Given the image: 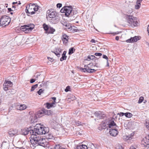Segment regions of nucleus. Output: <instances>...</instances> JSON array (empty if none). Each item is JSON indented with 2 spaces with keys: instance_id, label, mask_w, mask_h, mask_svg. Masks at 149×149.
<instances>
[{
  "instance_id": "f257e3e1",
  "label": "nucleus",
  "mask_w": 149,
  "mask_h": 149,
  "mask_svg": "<svg viewBox=\"0 0 149 149\" xmlns=\"http://www.w3.org/2000/svg\"><path fill=\"white\" fill-rule=\"evenodd\" d=\"M33 132L32 136L30 141L33 146H40L44 147H46L47 143L45 139L41 137L37 136L39 134H43L49 132V129L48 127H43L39 124H37L33 129Z\"/></svg>"
},
{
  "instance_id": "f03ea898",
  "label": "nucleus",
  "mask_w": 149,
  "mask_h": 149,
  "mask_svg": "<svg viewBox=\"0 0 149 149\" xmlns=\"http://www.w3.org/2000/svg\"><path fill=\"white\" fill-rule=\"evenodd\" d=\"M125 17L127 22L132 27L136 26L139 23L136 17L130 15H125Z\"/></svg>"
},
{
  "instance_id": "7ed1b4c3",
  "label": "nucleus",
  "mask_w": 149,
  "mask_h": 149,
  "mask_svg": "<svg viewBox=\"0 0 149 149\" xmlns=\"http://www.w3.org/2000/svg\"><path fill=\"white\" fill-rule=\"evenodd\" d=\"M34 25L32 24L24 25L21 26L20 30L23 31H24L25 33H28L34 29Z\"/></svg>"
},
{
  "instance_id": "20e7f679",
  "label": "nucleus",
  "mask_w": 149,
  "mask_h": 149,
  "mask_svg": "<svg viewBox=\"0 0 149 149\" xmlns=\"http://www.w3.org/2000/svg\"><path fill=\"white\" fill-rule=\"evenodd\" d=\"M10 18L7 16H2L0 19V26H6L8 25L10 22Z\"/></svg>"
},
{
  "instance_id": "39448f33",
  "label": "nucleus",
  "mask_w": 149,
  "mask_h": 149,
  "mask_svg": "<svg viewBox=\"0 0 149 149\" xmlns=\"http://www.w3.org/2000/svg\"><path fill=\"white\" fill-rule=\"evenodd\" d=\"M42 26L45 33L47 34H53L55 31V29L52 27L50 25H48L45 23H44Z\"/></svg>"
},
{
  "instance_id": "423d86ee",
  "label": "nucleus",
  "mask_w": 149,
  "mask_h": 149,
  "mask_svg": "<svg viewBox=\"0 0 149 149\" xmlns=\"http://www.w3.org/2000/svg\"><path fill=\"white\" fill-rule=\"evenodd\" d=\"M34 6L35 4L31 3L26 6L25 11L27 14L28 15L30 16L35 13V12L33 11Z\"/></svg>"
},
{
  "instance_id": "0eeeda50",
  "label": "nucleus",
  "mask_w": 149,
  "mask_h": 149,
  "mask_svg": "<svg viewBox=\"0 0 149 149\" xmlns=\"http://www.w3.org/2000/svg\"><path fill=\"white\" fill-rule=\"evenodd\" d=\"M31 127L29 128H24L22 129L21 130V133L22 135H26L29 134L32 136V133H33V129H31Z\"/></svg>"
},
{
  "instance_id": "6e6552de",
  "label": "nucleus",
  "mask_w": 149,
  "mask_h": 149,
  "mask_svg": "<svg viewBox=\"0 0 149 149\" xmlns=\"http://www.w3.org/2000/svg\"><path fill=\"white\" fill-rule=\"evenodd\" d=\"M13 83L10 81L6 80L3 84V89L6 91L12 86Z\"/></svg>"
},
{
  "instance_id": "1a4fd4ad",
  "label": "nucleus",
  "mask_w": 149,
  "mask_h": 149,
  "mask_svg": "<svg viewBox=\"0 0 149 149\" xmlns=\"http://www.w3.org/2000/svg\"><path fill=\"white\" fill-rule=\"evenodd\" d=\"M47 13L50 18L55 17L57 15V13L52 8L47 10Z\"/></svg>"
},
{
  "instance_id": "9d476101",
  "label": "nucleus",
  "mask_w": 149,
  "mask_h": 149,
  "mask_svg": "<svg viewBox=\"0 0 149 149\" xmlns=\"http://www.w3.org/2000/svg\"><path fill=\"white\" fill-rule=\"evenodd\" d=\"M91 64L90 63L87 65H85L84 68H80L79 70L82 72L90 73V69H91L90 67L91 66Z\"/></svg>"
},
{
  "instance_id": "9b49d317",
  "label": "nucleus",
  "mask_w": 149,
  "mask_h": 149,
  "mask_svg": "<svg viewBox=\"0 0 149 149\" xmlns=\"http://www.w3.org/2000/svg\"><path fill=\"white\" fill-rule=\"evenodd\" d=\"M95 116L97 118L100 119H102L104 118L106 115L102 111H96L94 113Z\"/></svg>"
},
{
  "instance_id": "f8f14e48",
  "label": "nucleus",
  "mask_w": 149,
  "mask_h": 149,
  "mask_svg": "<svg viewBox=\"0 0 149 149\" xmlns=\"http://www.w3.org/2000/svg\"><path fill=\"white\" fill-rule=\"evenodd\" d=\"M118 126H116V127L111 128L110 129L109 133L112 136H115L118 134Z\"/></svg>"
},
{
  "instance_id": "ddd939ff",
  "label": "nucleus",
  "mask_w": 149,
  "mask_h": 149,
  "mask_svg": "<svg viewBox=\"0 0 149 149\" xmlns=\"http://www.w3.org/2000/svg\"><path fill=\"white\" fill-rule=\"evenodd\" d=\"M72 6H65V15L66 16L69 17L70 13L72 10Z\"/></svg>"
},
{
  "instance_id": "4468645a",
  "label": "nucleus",
  "mask_w": 149,
  "mask_h": 149,
  "mask_svg": "<svg viewBox=\"0 0 149 149\" xmlns=\"http://www.w3.org/2000/svg\"><path fill=\"white\" fill-rule=\"evenodd\" d=\"M141 143L144 145V147H149V135L143 139Z\"/></svg>"
},
{
  "instance_id": "2eb2a0df",
  "label": "nucleus",
  "mask_w": 149,
  "mask_h": 149,
  "mask_svg": "<svg viewBox=\"0 0 149 149\" xmlns=\"http://www.w3.org/2000/svg\"><path fill=\"white\" fill-rule=\"evenodd\" d=\"M18 131L17 130L13 129H11L9 130L8 132V134L10 136L12 137L17 134Z\"/></svg>"
},
{
  "instance_id": "dca6fc26",
  "label": "nucleus",
  "mask_w": 149,
  "mask_h": 149,
  "mask_svg": "<svg viewBox=\"0 0 149 149\" xmlns=\"http://www.w3.org/2000/svg\"><path fill=\"white\" fill-rule=\"evenodd\" d=\"M139 36H135L133 37H131L130 38L127 40L126 42L128 43L136 42L139 39Z\"/></svg>"
},
{
  "instance_id": "f3484780",
  "label": "nucleus",
  "mask_w": 149,
  "mask_h": 149,
  "mask_svg": "<svg viewBox=\"0 0 149 149\" xmlns=\"http://www.w3.org/2000/svg\"><path fill=\"white\" fill-rule=\"evenodd\" d=\"M77 12L76 10H75L73 9L72 8V10L69 17V18H70L69 19L70 21L72 20L75 19V17L74 15L76 14Z\"/></svg>"
},
{
  "instance_id": "a211bd4d",
  "label": "nucleus",
  "mask_w": 149,
  "mask_h": 149,
  "mask_svg": "<svg viewBox=\"0 0 149 149\" xmlns=\"http://www.w3.org/2000/svg\"><path fill=\"white\" fill-rule=\"evenodd\" d=\"M62 50L60 48L57 47L55 49V50L54 51H52V52L54 53L58 57H59L60 56V53L62 52Z\"/></svg>"
},
{
  "instance_id": "6ab92c4d",
  "label": "nucleus",
  "mask_w": 149,
  "mask_h": 149,
  "mask_svg": "<svg viewBox=\"0 0 149 149\" xmlns=\"http://www.w3.org/2000/svg\"><path fill=\"white\" fill-rule=\"evenodd\" d=\"M62 24L63 25L65 29L67 30V31H69L71 29V28L72 26L71 24L67 22L62 23Z\"/></svg>"
},
{
  "instance_id": "aec40b11",
  "label": "nucleus",
  "mask_w": 149,
  "mask_h": 149,
  "mask_svg": "<svg viewBox=\"0 0 149 149\" xmlns=\"http://www.w3.org/2000/svg\"><path fill=\"white\" fill-rule=\"evenodd\" d=\"M116 126H118L113 120H110L109 121V123L108 124L109 128H113L116 127Z\"/></svg>"
},
{
  "instance_id": "412c9836",
  "label": "nucleus",
  "mask_w": 149,
  "mask_h": 149,
  "mask_svg": "<svg viewBox=\"0 0 149 149\" xmlns=\"http://www.w3.org/2000/svg\"><path fill=\"white\" fill-rule=\"evenodd\" d=\"M44 134L45 135L46 139H48V141L51 139H54V137L52 134L50 133H49V132Z\"/></svg>"
},
{
  "instance_id": "4be33fe9",
  "label": "nucleus",
  "mask_w": 149,
  "mask_h": 149,
  "mask_svg": "<svg viewBox=\"0 0 149 149\" xmlns=\"http://www.w3.org/2000/svg\"><path fill=\"white\" fill-rule=\"evenodd\" d=\"M44 112L43 109L41 110L38 111L36 113V116L38 117V118L42 117L44 115Z\"/></svg>"
},
{
  "instance_id": "5701e85b",
  "label": "nucleus",
  "mask_w": 149,
  "mask_h": 149,
  "mask_svg": "<svg viewBox=\"0 0 149 149\" xmlns=\"http://www.w3.org/2000/svg\"><path fill=\"white\" fill-rule=\"evenodd\" d=\"M68 36L66 34L62 36V40L64 44H66L68 42Z\"/></svg>"
},
{
  "instance_id": "b1692460",
  "label": "nucleus",
  "mask_w": 149,
  "mask_h": 149,
  "mask_svg": "<svg viewBox=\"0 0 149 149\" xmlns=\"http://www.w3.org/2000/svg\"><path fill=\"white\" fill-rule=\"evenodd\" d=\"M36 116V114L35 113L30 117V119L32 122H34L36 121V120L38 118Z\"/></svg>"
},
{
  "instance_id": "393cba45",
  "label": "nucleus",
  "mask_w": 149,
  "mask_h": 149,
  "mask_svg": "<svg viewBox=\"0 0 149 149\" xmlns=\"http://www.w3.org/2000/svg\"><path fill=\"white\" fill-rule=\"evenodd\" d=\"M66 51H64L63 52L62 55V57L60 59V61H62L63 60H66L67 57V56L66 55Z\"/></svg>"
},
{
  "instance_id": "a878e982",
  "label": "nucleus",
  "mask_w": 149,
  "mask_h": 149,
  "mask_svg": "<svg viewBox=\"0 0 149 149\" xmlns=\"http://www.w3.org/2000/svg\"><path fill=\"white\" fill-rule=\"evenodd\" d=\"M43 110L44 111V114L49 116L52 114L53 112L50 110H46L44 109H43Z\"/></svg>"
},
{
  "instance_id": "bb28decb",
  "label": "nucleus",
  "mask_w": 149,
  "mask_h": 149,
  "mask_svg": "<svg viewBox=\"0 0 149 149\" xmlns=\"http://www.w3.org/2000/svg\"><path fill=\"white\" fill-rule=\"evenodd\" d=\"M76 149H88V148L86 145L82 144L77 146Z\"/></svg>"
},
{
  "instance_id": "cd10ccee",
  "label": "nucleus",
  "mask_w": 149,
  "mask_h": 149,
  "mask_svg": "<svg viewBox=\"0 0 149 149\" xmlns=\"http://www.w3.org/2000/svg\"><path fill=\"white\" fill-rule=\"evenodd\" d=\"M46 107L48 109L55 107V106H54L51 103L47 102L46 103Z\"/></svg>"
},
{
  "instance_id": "c85d7f7f",
  "label": "nucleus",
  "mask_w": 149,
  "mask_h": 149,
  "mask_svg": "<svg viewBox=\"0 0 149 149\" xmlns=\"http://www.w3.org/2000/svg\"><path fill=\"white\" fill-rule=\"evenodd\" d=\"M95 58H97L94 56L89 55L86 60L88 61H89L90 60H93Z\"/></svg>"
},
{
  "instance_id": "c756f323",
  "label": "nucleus",
  "mask_w": 149,
  "mask_h": 149,
  "mask_svg": "<svg viewBox=\"0 0 149 149\" xmlns=\"http://www.w3.org/2000/svg\"><path fill=\"white\" fill-rule=\"evenodd\" d=\"M71 29L70 30L69 32H77L78 30L77 29V28L76 27L72 26L71 28Z\"/></svg>"
},
{
  "instance_id": "7c9ffc66",
  "label": "nucleus",
  "mask_w": 149,
  "mask_h": 149,
  "mask_svg": "<svg viewBox=\"0 0 149 149\" xmlns=\"http://www.w3.org/2000/svg\"><path fill=\"white\" fill-rule=\"evenodd\" d=\"M27 106L26 105L23 104H20V110H24L25 109L27 108Z\"/></svg>"
},
{
  "instance_id": "2f4dec72",
  "label": "nucleus",
  "mask_w": 149,
  "mask_h": 149,
  "mask_svg": "<svg viewBox=\"0 0 149 149\" xmlns=\"http://www.w3.org/2000/svg\"><path fill=\"white\" fill-rule=\"evenodd\" d=\"M124 115L126 117L130 118L132 116V114L130 113L126 112L124 113Z\"/></svg>"
},
{
  "instance_id": "473e14b6",
  "label": "nucleus",
  "mask_w": 149,
  "mask_h": 149,
  "mask_svg": "<svg viewBox=\"0 0 149 149\" xmlns=\"http://www.w3.org/2000/svg\"><path fill=\"white\" fill-rule=\"evenodd\" d=\"M141 6V2L136 1V4L135 5V8L136 9H139Z\"/></svg>"
},
{
  "instance_id": "72a5a7b5",
  "label": "nucleus",
  "mask_w": 149,
  "mask_h": 149,
  "mask_svg": "<svg viewBox=\"0 0 149 149\" xmlns=\"http://www.w3.org/2000/svg\"><path fill=\"white\" fill-rule=\"evenodd\" d=\"M52 20L53 21V22L54 24L56 23L59 21L58 18L56 17H55L52 18Z\"/></svg>"
},
{
  "instance_id": "f704fd0d",
  "label": "nucleus",
  "mask_w": 149,
  "mask_h": 149,
  "mask_svg": "<svg viewBox=\"0 0 149 149\" xmlns=\"http://www.w3.org/2000/svg\"><path fill=\"white\" fill-rule=\"evenodd\" d=\"M75 51V49L74 47H72L70 48L69 50L68 54L69 55H71L74 52V50Z\"/></svg>"
},
{
  "instance_id": "c9c22d12",
  "label": "nucleus",
  "mask_w": 149,
  "mask_h": 149,
  "mask_svg": "<svg viewBox=\"0 0 149 149\" xmlns=\"http://www.w3.org/2000/svg\"><path fill=\"white\" fill-rule=\"evenodd\" d=\"M38 86V84H36L35 85H33L31 88V91H33Z\"/></svg>"
},
{
  "instance_id": "e433bc0d",
  "label": "nucleus",
  "mask_w": 149,
  "mask_h": 149,
  "mask_svg": "<svg viewBox=\"0 0 149 149\" xmlns=\"http://www.w3.org/2000/svg\"><path fill=\"white\" fill-rule=\"evenodd\" d=\"M15 108L17 110H20V104L17 103L14 104Z\"/></svg>"
},
{
  "instance_id": "4c0bfd02",
  "label": "nucleus",
  "mask_w": 149,
  "mask_h": 149,
  "mask_svg": "<svg viewBox=\"0 0 149 149\" xmlns=\"http://www.w3.org/2000/svg\"><path fill=\"white\" fill-rule=\"evenodd\" d=\"M76 98L74 95H71L68 98V99H70L72 101L75 100Z\"/></svg>"
},
{
  "instance_id": "58836bf2",
  "label": "nucleus",
  "mask_w": 149,
  "mask_h": 149,
  "mask_svg": "<svg viewBox=\"0 0 149 149\" xmlns=\"http://www.w3.org/2000/svg\"><path fill=\"white\" fill-rule=\"evenodd\" d=\"M144 100V97L143 96H141L139 98V100L138 101V103L140 104L142 103Z\"/></svg>"
},
{
  "instance_id": "ea45409f",
  "label": "nucleus",
  "mask_w": 149,
  "mask_h": 149,
  "mask_svg": "<svg viewBox=\"0 0 149 149\" xmlns=\"http://www.w3.org/2000/svg\"><path fill=\"white\" fill-rule=\"evenodd\" d=\"M8 91L12 94H14L16 92V91L13 89L9 88V89H8Z\"/></svg>"
},
{
  "instance_id": "a19ab883",
  "label": "nucleus",
  "mask_w": 149,
  "mask_h": 149,
  "mask_svg": "<svg viewBox=\"0 0 149 149\" xmlns=\"http://www.w3.org/2000/svg\"><path fill=\"white\" fill-rule=\"evenodd\" d=\"M39 7L38 6H36L35 5V6H34V9H33V11L34 12L35 11H37L38 10Z\"/></svg>"
},
{
  "instance_id": "79ce46f5",
  "label": "nucleus",
  "mask_w": 149,
  "mask_h": 149,
  "mask_svg": "<svg viewBox=\"0 0 149 149\" xmlns=\"http://www.w3.org/2000/svg\"><path fill=\"white\" fill-rule=\"evenodd\" d=\"M133 12L132 9L131 8L129 9L128 10L127 12V15L131 14Z\"/></svg>"
},
{
  "instance_id": "37998d69",
  "label": "nucleus",
  "mask_w": 149,
  "mask_h": 149,
  "mask_svg": "<svg viewBox=\"0 0 149 149\" xmlns=\"http://www.w3.org/2000/svg\"><path fill=\"white\" fill-rule=\"evenodd\" d=\"M43 90L42 89H40L37 91V93L39 94V95H40L43 92Z\"/></svg>"
},
{
  "instance_id": "c03bdc74",
  "label": "nucleus",
  "mask_w": 149,
  "mask_h": 149,
  "mask_svg": "<svg viewBox=\"0 0 149 149\" xmlns=\"http://www.w3.org/2000/svg\"><path fill=\"white\" fill-rule=\"evenodd\" d=\"M75 124H76V125L77 126H79L82 125L81 123L79 121H77V122H76Z\"/></svg>"
},
{
  "instance_id": "a18cd8bd",
  "label": "nucleus",
  "mask_w": 149,
  "mask_h": 149,
  "mask_svg": "<svg viewBox=\"0 0 149 149\" xmlns=\"http://www.w3.org/2000/svg\"><path fill=\"white\" fill-rule=\"evenodd\" d=\"M70 86H68L66 87V88L65 89V91L66 92H67L70 91Z\"/></svg>"
},
{
  "instance_id": "49530a36",
  "label": "nucleus",
  "mask_w": 149,
  "mask_h": 149,
  "mask_svg": "<svg viewBox=\"0 0 149 149\" xmlns=\"http://www.w3.org/2000/svg\"><path fill=\"white\" fill-rule=\"evenodd\" d=\"M90 70L89 72L90 73H94L96 71V70L93 69L91 68V69H90Z\"/></svg>"
},
{
  "instance_id": "de8ad7c7",
  "label": "nucleus",
  "mask_w": 149,
  "mask_h": 149,
  "mask_svg": "<svg viewBox=\"0 0 149 149\" xmlns=\"http://www.w3.org/2000/svg\"><path fill=\"white\" fill-rule=\"evenodd\" d=\"M95 55L96 56H101L102 55V54L100 53L96 52L95 53Z\"/></svg>"
},
{
  "instance_id": "09e8293b",
  "label": "nucleus",
  "mask_w": 149,
  "mask_h": 149,
  "mask_svg": "<svg viewBox=\"0 0 149 149\" xmlns=\"http://www.w3.org/2000/svg\"><path fill=\"white\" fill-rule=\"evenodd\" d=\"M116 149H123V148L122 146L118 145L116 146Z\"/></svg>"
},
{
  "instance_id": "8fccbe9b",
  "label": "nucleus",
  "mask_w": 149,
  "mask_h": 149,
  "mask_svg": "<svg viewBox=\"0 0 149 149\" xmlns=\"http://www.w3.org/2000/svg\"><path fill=\"white\" fill-rule=\"evenodd\" d=\"M145 125L146 128L149 130V122H146Z\"/></svg>"
},
{
  "instance_id": "3c124183",
  "label": "nucleus",
  "mask_w": 149,
  "mask_h": 149,
  "mask_svg": "<svg viewBox=\"0 0 149 149\" xmlns=\"http://www.w3.org/2000/svg\"><path fill=\"white\" fill-rule=\"evenodd\" d=\"M62 4L61 3H58L56 5L57 8H60L62 7Z\"/></svg>"
},
{
  "instance_id": "603ef678",
  "label": "nucleus",
  "mask_w": 149,
  "mask_h": 149,
  "mask_svg": "<svg viewBox=\"0 0 149 149\" xmlns=\"http://www.w3.org/2000/svg\"><path fill=\"white\" fill-rule=\"evenodd\" d=\"M14 107H15L14 105H12L10 106L9 108V111L13 109V108H14Z\"/></svg>"
},
{
  "instance_id": "864d4df0",
  "label": "nucleus",
  "mask_w": 149,
  "mask_h": 149,
  "mask_svg": "<svg viewBox=\"0 0 149 149\" xmlns=\"http://www.w3.org/2000/svg\"><path fill=\"white\" fill-rule=\"evenodd\" d=\"M118 114L120 116H122L124 115V113L120 112V113H118Z\"/></svg>"
},
{
  "instance_id": "5fc2aeb1",
  "label": "nucleus",
  "mask_w": 149,
  "mask_h": 149,
  "mask_svg": "<svg viewBox=\"0 0 149 149\" xmlns=\"http://www.w3.org/2000/svg\"><path fill=\"white\" fill-rule=\"evenodd\" d=\"M65 6L63 7L60 10V12L61 13H65V10H64V9H65Z\"/></svg>"
},
{
  "instance_id": "6e6d98bb",
  "label": "nucleus",
  "mask_w": 149,
  "mask_h": 149,
  "mask_svg": "<svg viewBox=\"0 0 149 149\" xmlns=\"http://www.w3.org/2000/svg\"><path fill=\"white\" fill-rule=\"evenodd\" d=\"M102 58H104L106 59L107 60L108 59V58L107 56L105 55H103Z\"/></svg>"
},
{
  "instance_id": "4d7b16f0",
  "label": "nucleus",
  "mask_w": 149,
  "mask_h": 149,
  "mask_svg": "<svg viewBox=\"0 0 149 149\" xmlns=\"http://www.w3.org/2000/svg\"><path fill=\"white\" fill-rule=\"evenodd\" d=\"M36 81V80L35 79H32L30 80V82L31 83H32Z\"/></svg>"
},
{
  "instance_id": "13d9d810",
  "label": "nucleus",
  "mask_w": 149,
  "mask_h": 149,
  "mask_svg": "<svg viewBox=\"0 0 149 149\" xmlns=\"http://www.w3.org/2000/svg\"><path fill=\"white\" fill-rule=\"evenodd\" d=\"M52 104H53L54 106H55V107L56 106V101H54L53 100L52 102L51 103Z\"/></svg>"
},
{
  "instance_id": "bf43d9fd",
  "label": "nucleus",
  "mask_w": 149,
  "mask_h": 149,
  "mask_svg": "<svg viewBox=\"0 0 149 149\" xmlns=\"http://www.w3.org/2000/svg\"><path fill=\"white\" fill-rule=\"evenodd\" d=\"M91 42L92 43H95L96 42V41L94 39H92L91 41Z\"/></svg>"
},
{
  "instance_id": "052dcab7",
  "label": "nucleus",
  "mask_w": 149,
  "mask_h": 149,
  "mask_svg": "<svg viewBox=\"0 0 149 149\" xmlns=\"http://www.w3.org/2000/svg\"><path fill=\"white\" fill-rule=\"evenodd\" d=\"M8 11L9 12H10L12 11H13V10H12V9H11V8H8Z\"/></svg>"
},
{
  "instance_id": "680f3d73",
  "label": "nucleus",
  "mask_w": 149,
  "mask_h": 149,
  "mask_svg": "<svg viewBox=\"0 0 149 149\" xmlns=\"http://www.w3.org/2000/svg\"><path fill=\"white\" fill-rule=\"evenodd\" d=\"M107 67L109 66V63L108 62V60H107Z\"/></svg>"
},
{
  "instance_id": "e2e57ef3",
  "label": "nucleus",
  "mask_w": 149,
  "mask_h": 149,
  "mask_svg": "<svg viewBox=\"0 0 149 149\" xmlns=\"http://www.w3.org/2000/svg\"><path fill=\"white\" fill-rule=\"evenodd\" d=\"M130 149H136L134 146H131L130 147Z\"/></svg>"
},
{
  "instance_id": "0e129e2a",
  "label": "nucleus",
  "mask_w": 149,
  "mask_h": 149,
  "mask_svg": "<svg viewBox=\"0 0 149 149\" xmlns=\"http://www.w3.org/2000/svg\"><path fill=\"white\" fill-rule=\"evenodd\" d=\"M47 58L50 61H51V62H52L53 61H52L51 60H52V59L53 58H50V57H47Z\"/></svg>"
},
{
  "instance_id": "69168bd1",
  "label": "nucleus",
  "mask_w": 149,
  "mask_h": 149,
  "mask_svg": "<svg viewBox=\"0 0 149 149\" xmlns=\"http://www.w3.org/2000/svg\"><path fill=\"white\" fill-rule=\"evenodd\" d=\"M115 39L117 40H118L119 39V37L118 36L116 37Z\"/></svg>"
},
{
  "instance_id": "338daca9",
  "label": "nucleus",
  "mask_w": 149,
  "mask_h": 149,
  "mask_svg": "<svg viewBox=\"0 0 149 149\" xmlns=\"http://www.w3.org/2000/svg\"><path fill=\"white\" fill-rule=\"evenodd\" d=\"M52 99L54 101H56V98L55 97H53L52 98Z\"/></svg>"
},
{
  "instance_id": "774afa93",
  "label": "nucleus",
  "mask_w": 149,
  "mask_h": 149,
  "mask_svg": "<svg viewBox=\"0 0 149 149\" xmlns=\"http://www.w3.org/2000/svg\"><path fill=\"white\" fill-rule=\"evenodd\" d=\"M147 31H148L149 33V25L148 26V28H147Z\"/></svg>"
}]
</instances>
